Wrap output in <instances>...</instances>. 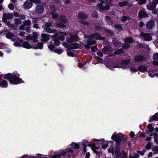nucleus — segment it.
I'll return each mask as SVG.
<instances>
[{"instance_id": "f8f14e48", "label": "nucleus", "mask_w": 158, "mask_h": 158, "mask_svg": "<svg viewBox=\"0 0 158 158\" xmlns=\"http://www.w3.org/2000/svg\"><path fill=\"white\" fill-rule=\"evenodd\" d=\"M97 7L100 10L105 9L108 10L109 9V6L108 5H106L103 3V4L99 3L97 5Z\"/></svg>"}, {"instance_id": "4be33fe9", "label": "nucleus", "mask_w": 158, "mask_h": 158, "mask_svg": "<svg viewBox=\"0 0 158 158\" xmlns=\"http://www.w3.org/2000/svg\"><path fill=\"white\" fill-rule=\"evenodd\" d=\"M135 60L137 62H142L144 60V58L143 56L139 55L136 56Z\"/></svg>"}, {"instance_id": "bb28decb", "label": "nucleus", "mask_w": 158, "mask_h": 158, "mask_svg": "<svg viewBox=\"0 0 158 158\" xmlns=\"http://www.w3.org/2000/svg\"><path fill=\"white\" fill-rule=\"evenodd\" d=\"M7 85V82L5 80H2L0 82V86L2 87H5Z\"/></svg>"}, {"instance_id": "bf43d9fd", "label": "nucleus", "mask_w": 158, "mask_h": 158, "mask_svg": "<svg viewBox=\"0 0 158 158\" xmlns=\"http://www.w3.org/2000/svg\"><path fill=\"white\" fill-rule=\"evenodd\" d=\"M152 149L154 154L158 153V149Z\"/></svg>"}, {"instance_id": "9d476101", "label": "nucleus", "mask_w": 158, "mask_h": 158, "mask_svg": "<svg viewBox=\"0 0 158 158\" xmlns=\"http://www.w3.org/2000/svg\"><path fill=\"white\" fill-rule=\"evenodd\" d=\"M78 39V36L76 35H70V38L68 37L67 38V41L68 43H72L74 41L77 40Z\"/></svg>"}, {"instance_id": "f03ea898", "label": "nucleus", "mask_w": 158, "mask_h": 158, "mask_svg": "<svg viewBox=\"0 0 158 158\" xmlns=\"http://www.w3.org/2000/svg\"><path fill=\"white\" fill-rule=\"evenodd\" d=\"M120 149H114L113 156L115 158H127L126 152L123 151H120Z\"/></svg>"}, {"instance_id": "a18cd8bd", "label": "nucleus", "mask_w": 158, "mask_h": 158, "mask_svg": "<svg viewBox=\"0 0 158 158\" xmlns=\"http://www.w3.org/2000/svg\"><path fill=\"white\" fill-rule=\"evenodd\" d=\"M8 7L10 10H12L14 8V6L13 4L10 3L8 5Z\"/></svg>"}, {"instance_id": "13d9d810", "label": "nucleus", "mask_w": 158, "mask_h": 158, "mask_svg": "<svg viewBox=\"0 0 158 158\" xmlns=\"http://www.w3.org/2000/svg\"><path fill=\"white\" fill-rule=\"evenodd\" d=\"M154 139L155 142L158 144V135H157L155 136Z\"/></svg>"}, {"instance_id": "09e8293b", "label": "nucleus", "mask_w": 158, "mask_h": 158, "mask_svg": "<svg viewBox=\"0 0 158 158\" xmlns=\"http://www.w3.org/2000/svg\"><path fill=\"white\" fill-rule=\"evenodd\" d=\"M57 26L59 28H63L64 27H65V26L62 23H57L56 24Z\"/></svg>"}, {"instance_id": "de8ad7c7", "label": "nucleus", "mask_w": 158, "mask_h": 158, "mask_svg": "<svg viewBox=\"0 0 158 158\" xmlns=\"http://www.w3.org/2000/svg\"><path fill=\"white\" fill-rule=\"evenodd\" d=\"M49 48L52 51L54 50V45L53 44L49 45L48 46Z\"/></svg>"}, {"instance_id": "b1692460", "label": "nucleus", "mask_w": 158, "mask_h": 158, "mask_svg": "<svg viewBox=\"0 0 158 158\" xmlns=\"http://www.w3.org/2000/svg\"><path fill=\"white\" fill-rule=\"evenodd\" d=\"M31 21L30 20H25L23 22V23L25 26H27V27L29 30L30 27Z\"/></svg>"}, {"instance_id": "c85d7f7f", "label": "nucleus", "mask_w": 158, "mask_h": 158, "mask_svg": "<svg viewBox=\"0 0 158 158\" xmlns=\"http://www.w3.org/2000/svg\"><path fill=\"white\" fill-rule=\"evenodd\" d=\"M138 70L141 72H144L146 71V68L144 66H139L138 67Z\"/></svg>"}, {"instance_id": "a211bd4d", "label": "nucleus", "mask_w": 158, "mask_h": 158, "mask_svg": "<svg viewBox=\"0 0 158 158\" xmlns=\"http://www.w3.org/2000/svg\"><path fill=\"white\" fill-rule=\"evenodd\" d=\"M154 61L153 64L154 65H158V53H156L153 56Z\"/></svg>"}, {"instance_id": "1a4fd4ad", "label": "nucleus", "mask_w": 158, "mask_h": 158, "mask_svg": "<svg viewBox=\"0 0 158 158\" xmlns=\"http://www.w3.org/2000/svg\"><path fill=\"white\" fill-rule=\"evenodd\" d=\"M13 17V15L11 13H4L3 14L2 17V20L4 22H6L7 19H12Z\"/></svg>"}, {"instance_id": "603ef678", "label": "nucleus", "mask_w": 158, "mask_h": 158, "mask_svg": "<svg viewBox=\"0 0 158 158\" xmlns=\"http://www.w3.org/2000/svg\"><path fill=\"white\" fill-rule=\"evenodd\" d=\"M54 41L55 44L56 45L58 46L60 44V41L58 39H55Z\"/></svg>"}, {"instance_id": "864d4df0", "label": "nucleus", "mask_w": 158, "mask_h": 158, "mask_svg": "<svg viewBox=\"0 0 158 158\" xmlns=\"http://www.w3.org/2000/svg\"><path fill=\"white\" fill-rule=\"evenodd\" d=\"M62 50L60 49H56L55 50V52L59 54L62 53Z\"/></svg>"}, {"instance_id": "680f3d73", "label": "nucleus", "mask_w": 158, "mask_h": 158, "mask_svg": "<svg viewBox=\"0 0 158 158\" xmlns=\"http://www.w3.org/2000/svg\"><path fill=\"white\" fill-rule=\"evenodd\" d=\"M146 0H140L139 2V3L140 4H142L145 3Z\"/></svg>"}, {"instance_id": "7c9ffc66", "label": "nucleus", "mask_w": 158, "mask_h": 158, "mask_svg": "<svg viewBox=\"0 0 158 158\" xmlns=\"http://www.w3.org/2000/svg\"><path fill=\"white\" fill-rule=\"evenodd\" d=\"M129 61H130L129 60H124L122 63V66L120 67L123 68H124L125 67H127V66L124 67V66H127L128 64Z\"/></svg>"}, {"instance_id": "2eb2a0df", "label": "nucleus", "mask_w": 158, "mask_h": 158, "mask_svg": "<svg viewBox=\"0 0 158 158\" xmlns=\"http://www.w3.org/2000/svg\"><path fill=\"white\" fill-rule=\"evenodd\" d=\"M118 4L120 7L127 6L129 7H130L132 5L131 3H128L127 1L120 2H119Z\"/></svg>"}, {"instance_id": "cd10ccee", "label": "nucleus", "mask_w": 158, "mask_h": 158, "mask_svg": "<svg viewBox=\"0 0 158 158\" xmlns=\"http://www.w3.org/2000/svg\"><path fill=\"white\" fill-rule=\"evenodd\" d=\"M125 40V42L127 44H131L134 42V40L133 39L130 37L126 38Z\"/></svg>"}, {"instance_id": "4d7b16f0", "label": "nucleus", "mask_w": 158, "mask_h": 158, "mask_svg": "<svg viewBox=\"0 0 158 158\" xmlns=\"http://www.w3.org/2000/svg\"><path fill=\"white\" fill-rule=\"evenodd\" d=\"M90 48H91L92 51L93 52H95L97 49V48L96 46L91 47H90Z\"/></svg>"}, {"instance_id": "69168bd1", "label": "nucleus", "mask_w": 158, "mask_h": 158, "mask_svg": "<svg viewBox=\"0 0 158 158\" xmlns=\"http://www.w3.org/2000/svg\"><path fill=\"white\" fill-rule=\"evenodd\" d=\"M85 64V63L84 62L82 63H79L78 64V66L79 68H81L82 66H84V65Z\"/></svg>"}, {"instance_id": "ddd939ff", "label": "nucleus", "mask_w": 158, "mask_h": 158, "mask_svg": "<svg viewBox=\"0 0 158 158\" xmlns=\"http://www.w3.org/2000/svg\"><path fill=\"white\" fill-rule=\"evenodd\" d=\"M155 25V22L154 20H151L148 21L146 24V27L149 30L152 29Z\"/></svg>"}, {"instance_id": "dca6fc26", "label": "nucleus", "mask_w": 158, "mask_h": 158, "mask_svg": "<svg viewBox=\"0 0 158 158\" xmlns=\"http://www.w3.org/2000/svg\"><path fill=\"white\" fill-rule=\"evenodd\" d=\"M158 3H153V1L150 5H148L147 7L148 9L151 10H155L156 8V6Z\"/></svg>"}, {"instance_id": "412c9836", "label": "nucleus", "mask_w": 158, "mask_h": 158, "mask_svg": "<svg viewBox=\"0 0 158 158\" xmlns=\"http://www.w3.org/2000/svg\"><path fill=\"white\" fill-rule=\"evenodd\" d=\"M78 17L80 19H85L87 18L88 15L84 12H81L79 13Z\"/></svg>"}, {"instance_id": "20e7f679", "label": "nucleus", "mask_w": 158, "mask_h": 158, "mask_svg": "<svg viewBox=\"0 0 158 158\" xmlns=\"http://www.w3.org/2000/svg\"><path fill=\"white\" fill-rule=\"evenodd\" d=\"M111 139L118 144L119 143L121 142V140H123V142H125L127 139L126 138L122 137L120 135L116 134L115 133L112 135Z\"/></svg>"}, {"instance_id": "37998d69", "label": "nucleus", "mask_w": 158, "mask_h": 158, "mask_svg": "<svg viewBox=\"0 0 158 158\" xmlns=\"http://www.w3.org/2000/svg\"><path fill=\"white\" fill-rule=\"evenodd\" d=\"M114 27L115 28L117 29L118 30H122L123 28L122 26L120 25H116Z\"/></svg>"}, {"instance_id": "f3484780", "label": "nucleus", "mask_w": 158, "mask_h": 158, "mask_svg": "<svg viewBox=\"0 0 158 158\" xmlns=\"http://www.w3.org/2000/svg\"><path fill=\"white\" fill-rule=\"evenodd\" d=\"M138 14L139 17V18H142L148 16V14L146 13L144 10H140Z\"/></svg>"}, {"instance_id": "338daca9", "label": "nucleus", "mask_w": 158, "mask_h": 158, "mask_svg": "<svg viewBox=\"0 0 158 158\" xmlns=\"http://www.w3.org/2000/svg\"><path fill=\"white\" fill-rule=\"evenodd\" d=\"M14 15L16 17H19L20 15L17 12H14L13 13Z\"/></svg>"}, {"instance_id": "8fccbe9b", "label": "nucleus", "mask_w": 158, "mask_h": 158, "mask_svg": "<svg viewBox=\"0 0 158 158\" xmlns=\"http://www.w3.org/2000/svg\"><path fill=\"white\" fill-rule=\"evenodd\" d=\"M51 13L52 15V17L54 19H55L57 18V15L56 13H55V12H52Z\"/></svg>"}, {"instance_id": "a19ab883", "label": "nucleus", "mask_w": 158, "mask_h": 158, "mask_svg": "<svg viewBox=\"0 0 158 158\" xmlns=\"http://www.w3.org/2000/svg\"><path fill=\"white\" fill-rule=\"evenodd\" d=\"M14 36V35L11 32H8L6 34V37L7 38H10Z\"/></svg>"}, {"instance_id": "6e6d98bb", "label": "nucleus", "mask_w": 158, "mask_h": 158, "mask_svg": "<svg viewBox=\"0 0 158 158\" xmlns=\"http://www.w3.org/2000/svg\"><path fill=\"white\" fill-rule=\"evenodd\" d=\"M130 70L132 72H135L137 71V69L133 67H131L130 68Z\"/></svg>"}, {"instance_id": "e433bc0d", "label": "nucleus", "mask_w": 158, "mask_h": 158, "mask_svg": "<svg viewBox=\"0 0 158 158\" xmlns=\"http://www.w3.org/2000/svg\"><path fill=\"white\" fill-rule=\"evenodd\" d=\"M102 146L103 148H106L108 146V142L106 141L103 142Z\"/></svg>"}, {"instance_id": "5fc2aeb1", "label": "nucleus", "mask_w": 158, "mask_h": 158, "mask_svg": "<svg viewBox=\"0 0 158 158\" xmlns=\"http://www.w3.org/2000/svg\"><path fill=\"white\" fill-rule=\"evenodd\" d=\"M152 147L153 146L152 143L151 142H149L147 144L146 147V148H152Z\"/></svg>"}, {"instance_id": "58836bf2", "label": "nucleus", "mask_w": 158, "mask_h": 158, "mask_svg": "<svg viewBox=\"0 0 158 158\" xmlns=\"http://www.w3.org/2000/svg\"><path fill=\"white\" fill-rule=\"evenodd\" d=\"M102 52L105 53H107L109 52V48L107 47H105L102 49Z\"/></svg>"}, {"instance_id": "423d86ee", "label": "nucleus", "mask_w": 158, "mask_h": 158, "mask_svg": "<svg viewBox=\"0 0 158 158\" xmlns=\"http://www.w3.org/2000/svg\"><path fill=\"white\" fill-rule=\"evenodd\" d=\"M38 36V34L36 32H34L33 33L32 36H27L26 38L27 40L31 41L32 42L36 43L38 41L37 38Z\"/></svg>"}, {"instance_id": "6e6552de", "label": "nucleus", "mask_w": 158, "mask_h": 158, "mask_svg": "<svg viewBox=\"0 0 158 158\" xmlns=\"http://www.w3.org/2000/svg\"><path fill=\"white\" fill-rule=\"evenodd\" d=\"M140 35L145 40L149 41L152 40V36L150 34L148 33H144L141 32L140 34Z\"/></svg>"}, {"instance_id": "774afa93", "label": "nucleus", "mask_w": 158, "mask_h": 158, "mask_svg": "<svg viewBox=\"0 0 158 158\" xmlns=\"http://www.w3.org/2000/svg\"><path fill=\"white\" fill-rule=\"evenodd\" d=\"M121 50H118L116 51H115L114 52V55H117L118 54L120 53V52H121Z\"/></svg>"}, {"instance_id": "5701e85b", "label": "nucleus", "mask_w": 158, "mask_h": 158, "mask_svg": "<svg viewBox=\"0 0 158 158\" xmlns=\"http://www.w3.org/2000/svg\"><path fill=\"white\" fill-rule=\"evenodd\" d=\"M112 44L116 47H119L121 46V44L119 41L116 39L113 40L112 42Z\"/></svg>"}, {"instance_id": "49530a36", "label": "nucleus", "mask_w": 158, "mask_h": 158, "mask_svg": "<svg viewBox=\"0 0 158 158\" xmlns=\"http://www.w3.org/2000/svg\"><path fill=\"white\" fill-rule=\"evenodd\" d=\"M50 9L51 13H52V12H53H53H55L56 10V8L55 6H50Z\"/></svg>"}, {"instance_id": "6ab92c4d", "label": "nucleus", "mask_w": 158, "mask_h": 158, "mask_svg": "<svg viewBox=\"0 0 158 158\" xmlns=\"http://www.w3.org/2000/svg\"><path fill=\"white\" fill-rule=\"evenodd\" d=\"M41 37L42 38L41 40L42 41L46 42L49 40V38L48 35L45 34H42Z\"/></svg>"}, {"instance_id": "39448f33", "label": "nucleus", "mask_w": 158, "mask_h": 158, "mask_svg": "<svg viewBox=\"0 0 158 158\" xmlns=\"http://www.w3.org/2000/svg\"><path fill=\"white\" fill-rule=\"evenodd\" d=\"M51 24L49 23H46L43 26V27L44 30L46 32L48 33H55L56 31L55 30H53L52 29L50 28Z\"/></svg>"}, {"instance_id": "79ce46f5", "label": "nucleus", "mask_w": 158, "mask_h": 158, "mask_svg": "<svg viewBox=\"0 0 158 158\" xmlns=\"http://www.w3.org/2000/svg\"><path fill=\"white\" fill-rule=\"evenodd\" d=\"M92 16L94 18H97L98 17V13L97 12L94 11L91 14Z\"/></svg>"}, {"instance_id": "a878e982", "label": "nucleus", "mask_w": 158, "mask_h": 158, "mask_svg": "<svg viewBox=\"0 0 158 158\" xmlns=\"http://www.w3.org/2000/svg\"><path fill=\"white\" fill-rule=\"evenodd\" d=\"M87 44L89 45H93L96 43V41L94 39L90 38L87 41Z\"/></svg>"}, {"instance_id": "2f4dec72", "label": "nucleus", "mask_w": 158, "mask_h": 158, "mask_svg": "<svg viewBox=\"0 0 158 158\" xmlns=\"http://www.w3.org/2000/svg\"><path fill=\"white\" fill-rule=\"evenodd\" d=\"M91 149L93 152L95 153L97 156H100L101 154V152L98 151L97 150V149Z\"/></svg>"}, {"instance_id": "f704fd0d", "label": "nucleus", "mask_w": 158, "mask_h": 158, "mask_svg": "<svg viewBox=\"0 0 158 158\" xmlns=\"http://www.w3.org/2000/svg\"><path fill=\"white\" fill-rule=\"evenodd\" d=\"M153 120H158V116L156 114H155L153 116L149 119V121L151 122Z\"/></svg>"}, {"instance_id": "c9c22d12", "label": "nucleus", "mask_w": 158, "mask_h": 158, "mask_svg": "<svg viewBox=\"0 0 158 158\" xmlns=\"http://www.w3.org/2000/svg\"><path fill=\"white\" fill-rule=\"evenodd\" d=\"M157 71H154L153 72H150L149 73V75L151 77H153L155 76L157 74Z\"/></svg>"}, {"instance_id": "4c0bfd02", "label": "nucleus", "mask_w": 158, "mask_h": 158, "mask_svg": "<svg viewBox=\"0 0 158 158\" xmlns=\"http://www.w3.org/2000/svg\"><path fill=\"white\" fill-rule=\"evenodd\" d=\"M148 128L150 132H153L154 130V127H152V126L151 124H149L148 126Z\"/></svg>"}, {"instance_id": "e2e57ef3", "label": "nucleus", "mask_w": 158, "mask_h": 158, "mask_svg": "<svg viewBox=\"0 0 158 158\" xmlns=\"http://www.w3.org/2000/svg\"><path fill=\"white\" fill-rule=\"evenodd\" d=\"M106 21L107 22H109L111 20L110 17L109 16H106Z\"/></svg>"}, {"instance_id": "7ed1b4c3", "label": "nucleus", "mask_w": 158, "mask_h": 158, "mask_svg": "<svg viewBox=\"0 0 158 158\" xmlns=\"http://www.w3.org/2000/svg\"><path fill=\"white\" fill-rule=\"evenodd\" d=\"M43 44L41 42L38 43L37 44L36 46H34L33 44L30 45L27 42L23 43L22 44V46L23 47L27 48H34L37 49L38 48L42 49L43 47Z\"/></svg>"}, {"instance_id": "f257e3e1", "label": "nucleus", "mask_w": 158, "mask_h": 158, "mask_svg": "<svg viewBox=\"0 0 158 158\" xmlns=\"http://www.w3.org/2000/svg\"><path fill=\"white\" fill-rule=\"evenodd\" d=\"M19 74L18 73L8 74L4 76V78L5 79L8 80L11 83L17 84L23 82V80L19 77Z\"/></svg>"}, {"instance_id": "9b49d317", "label": "nucleus", "mask_w": 158, "mask_h": 158, "mask_svg": "<svg viewBox=\"0 0 158 158\" xmlns=\"http://www.w3.org/2000/svg\"><path fill=\"white\" fill-rule=\"evenodd\" d=\"M90 38L94 40H104L105 38L104 37L101 36L98 33H95L90 35Z\"/></svg>"}, {"instance_id": "c03bdc74", "label": "nucleus", "mask_w": 158, "mask_h": 158, "mask_svg": "<svg viewBox=\"0 0 158 158\" xmlns=\"http://www.w3.org/2000/svg\"><path fill=\"white\" fill-rule=\"evenodd\" d=\"M60 21L66 23L67 22V20L63 16L61 17L60 18Z\"/></svg>"}, {"instance_id": "72a5a7b5", "label": "nucleus", "mask_w": 158, "mask_h": 158, "mask_svg": "<svg viewBox=\"0 0 158 158\" xmlns=\"http://www.w3.org/2000/svg\"><path fill=\"white\" fill-rule=\"evenodd\" d=\"M150 149H143V151H137V153L142 156L144 154V152L146 151L147 150H149Z\"/></svg>"}, {"instance_id": "473e14b6", "label": "nucleus", "mask_w": 158, "mask_h": 158, "mask_svg": "<svg viewBox=\"0 0 158 158\" xmlns=\"http://www.w3.org/2000/svg\"><path fill=\"white\" fill-rule=\"evenodd\" d=\"M79 47V45L77 43H73L71 44L70 48L71 49L77 48Z\"/></svg>"}, {"instance_id": "c756f323", "label": "nucleus", "mask_w": 158, "mask_h": 158, "mask_svg": "<svg viewBox=\"0 0 158 158\" xmlns=\"http://www.w3.org/2000/svg\"><path fill=\"white\" fill-rule=\"evenodd\" d=\"M71 145L72 146V147H73V148H79L80 144L79 143L72 142L71 144Z\"/></svg>"}, {"instance_id": "4468645a", "label": "nucleus", "mask_w": 158, "mask_h": 158, "mask_svg": "<svg viewBox=\"0 0 158 158\" xmlns=\"http://www.w3.org/2000/svg\"><path fill=\"white\" fill-rule=\"evenodd\" d=\"M24 7L27 9H29L32 6V2L31 0H29L26 1L24 3Z\"/></svg>"}, {"instance_id": "ea45409f", "label": "nucleus", "mask_w": 158, "mask_h": 158, "mask_svg": "<svg viewBox=\"0 0 158 158\" xmlns=\"http://www.w3.org/2000/svg\"><path fill=\"white\" fill-rule=\"evenodd\" d=\"M15 23L16 24L19 25L21 24V22L19 19L18 18H15Z\"/></svg>"}, {"instance_id": "3c124183", "label": "nucleus", "mask_w": 158, "mask_h": 158, "mask_svg": "<svg viewBox=\"0 0 158 158\" xmlns=\"http://www.w3.org/2000/svg\"><path fill=\"white\" fill-rule=\"evenodd\" d=\"M108 151L109 153H111L113 156L114 152V149H108Z\"/></svg>"}, {"instance_id": "0e129e2a", "label": "nucleus", "mask_w": 158, "mask_h": 158, "mask_svg": "<svg viewBox=\"0 0 158 158\" xmlns=\"http://www.w3.org/2000/svg\"><path fill=\"white\" fill-rule=\"evenodd\" d=\"M90 156V154L89 152H88L87 153H86L85 154V158H89Z\"/></svg>"}, {"instance_id": "aec40b11", "label": "nucleus", "mask_w": 158, "mask_h": 158, "mask_svg": "<svg viewBox=\"0 0 158 158\" xmlns=\"http://www.w3.org/2000/svg\"><path fill=\"white\" fill-rule=\"evenodd\" d=\"M44 8L43 6L38 5L36 7V12L38 13H41L44 11Z\"/></svg>"}, {"instance_id": "0eeeda50", "label": "nucleus", "mask_w": 158, "mask_h": 158, "mask_svg": "<svg viewBox=\"0 0 158 158\" xmlns=\"http://www.w3.org/2000/svg\"><path fill=\"white\" fill-rule=\"evenodd\" d=\"M81 145L82 147H83L84 148H85L87 147V146L91 148H99L98 147H95V143H90L88 142L85 140L82 142Z\"/></svg>"}, {"instance_id": "393cba45", "label": "nucleus", "mask_w": 158, "mask_h": 158, "mask_svg": "<svg viewBox=\"0 0 158 158\" xmlns=\"http://www.w3.org/2000/svg\"><path fill=\"white\" fill-rule=\"evenodd\" d=\"M63 34L66 35L67 34L65 33H57V34L56 35V36H58V38L60 40H63L64 39V35H63Z\"/></svg>"}, {"instance_id": "052dcab7", "label": "nucleus", "mask_w": 158, "mask_h": 158, "mask_svg": "<svg viewBox=\"0 0 158 158\" xmlns=\"http://www.w3.org/2000/svg\"><path fill=\"white\" fill-rule=\"evenodd\" d=\"M32 2L35 4H38L40 3V0H31Z\"/></svg>"}]
</instances>
